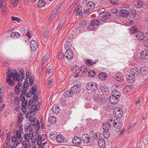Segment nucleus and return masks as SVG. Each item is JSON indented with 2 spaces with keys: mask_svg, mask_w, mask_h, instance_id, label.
I'll use <instances>...</instances> for the list:
<instances>
[{
  "mask_svg": "<svg viewBox=\"0 0 148 148\" xmlns=\"http://www.w3.org/2000/svg\"><path fill=\"white\" fill-rule=\"evenodd\" d=\"M86 88L88 90L94 91L97 89V84L94 82H88L86 85Z\"/></svg>",
  "mask_w": 148,
  "mask_h": 148,
  "instance_id": "nucleus-1",
  "label": "nucleus"
},
{
  "mask_svg": "<svg viewBox=\"0 0 148 148\" xmlns=\"http://www.w3.org/2000/svg\"><path fill=\"white\" fill-rule=\"evenodd\" d=\"M99 24V21L96 19L91 20L90 21V25L88 27V29L89 31L95 30L96 27L94 25L97 26Z\"/></svg>",
  "mask_w": 148,
  "mask_h": 148,
  "instance_id": "nucleus-2",
  "label": "nucleus"
},
{
  "mask_svg": "<svg viewBox=\"0 0 148 148\" xmlns=\"http://www.w3.org/2000/svg\"><path fill=\"white\" fill-rule=\"evenodd\" d=\"M6 5L5 0H0V8L2 10V14L5 15L6 14Z\"/></svg>",
  "mask_w": 148,
  "mask_h": 148,
  "instance_id": "nucleus-3",
  "label": "nucleus"
},
{
  "mask_svg": "<svg viewBox=\"0 0 148 148\" xmlns=\"http://www.w3.org/2000/svg\"><path fill=\"white\" fill-rule=\"evenodd\" d=\"M114 124V127L116 129H120L123 124V119L120 118H116Z\"/></svg>",
  "mask_w": 148,
  "mask_h": 148,
  "instance_id": "nucleus-4",
  "label": "nucleus"
},
{
  "mask_svg": "<svg viewBox=\"0 0 148 148\" xmlns=\"http://www.w3.org/2000/svg\"><path fill=\"white\" fill-rule=\"evenodd\" d=\"M111 16V14L110 12H108L103 16L102 17H99V19L101 22H107V19L109 18Z\"/></svg>",
  "mask_w": 148,
  "mask_h": 148,
  "instance_id": "nucleus-5",
  "label": "nucleus"
},
{
  "mask_svg": "<svg viewBox=\"0 0 148 148\" xmlns=\"http://www.w3.org/2000/svg\"><path fill=\"white\" fill-rule=\"evenodd\" d=\"M64 56L67 59L71 60L73 58V54L71 50L68 49L65 52Z\"/></svg>",
  "mask_w": 148,
  "mask_h": 148,
  "instance_id": "nucleus-6",
  "label": "nucleus"
},
{
  "mask_svg": "<svg viewBox=\"0 0 148 148\" xmlns=\"http://www.w3.org/2000/svg\"><path fill=\"white\" fill-rule=\"evenodd\" d=\"M145 5V3L142 0H139L135 2L133 5V7L136 8H141L143 5Z\"/></svg>",
  "mask_w": 148,
  "mask_h": 148,
  "instance_id": "nucleus-7",
  "label": "nucleus"
},
{
  "mask_svg": "<svg viewBox=\"0 0 148 148\" xmlns=\"http://www.w3.org/2000/svg\"><path fill=\"white\" fill-rule=\"evenodd\" d=\"M49 58V55H46L41 60V62L42 67L44 68H45L47 66V62Z\"/></svg>",
  "mask_w": 148,
  "mask_h": 148,
  "instance_id": "nucleus-8",
  "label": "nucleus"
},
{
  "mask_svg": "<svg viewBox=\"0 0 148 148\" xmlns=\"http://www.w3.org/2000/svg\"><path fill=\"white\" fill-rule=\"evenodd\" d=\"M81 138L83 142L86 144L90 142V136L88 134H83Z\"/></svg>",
  "mask_w": 148,
  "mask_h": 148,
  "instance_id": "nucleus-9",
  "label": "nucleus"
},
{
  "mask_svg": "<svg viewBox=\"0 0 148 148\" xmlns=\"http://www.w3.org/2000/svg\"><path fill=\"white\" fill-rule=\"evenodd\" d=\"M71 90L73 93V95L77 94L80 92L81 91L80 87L79 85H75L72 86L71 88Z\"/></svg>",
  "mask_w": 148,
  "mask_h": 148,
  "instance_id": "nucleus-10",
  "label": "nucleus"
},
{
  "mask_svg": "<svg viewBox=\"0 0 148 148\" xmlns=\"http://www.w3.org/2000/svg\"><path fill=\"white\" fill-rule=\"evenodd\" d=\"M46 138V136L45 134H42V136L40 135H38L37 137L38 145H39L41 143L42 141H44Z\"/></svg>",
  "mask_w": 148,
  "mask_h": 148,
  "instance_id": "nucleus-11",
  "label": "nucleus"
},
{
  "mask_svg": "<svg viewBox=\"0 0 148 148\" xmlns=\"http://www.w3.org/2000/svg\"><path fill=\"white\" fill-rule=\"evenodd\" d=\"M30 48L32 50L35 51L38 47L37 42L35 40H32L30 42Z\"/></svg>",
  "mask_w": 148,
  "mask_h": 148,
  "instance_id": "nucleus-12",
  "label": "nucleus"
},
{
  "mask_svg": "<svg viewBox=\"0 0 148 148\" xmlns=\"http://www.w3.org/2000/svg\"><path fill=\"white\" fill-rule=\"evenodd\" d=\"M72 142L74 144L78 146L80 145L82 143L81 139L77 136H75L73 138Z\"/></svg>",
  "mask_w": 148,
  "mask_h": 148,
  "instance_id": "nucleus-13",
  "label": "nucleus"
},
{
  "mask_svg": "<svg viewBox=\"0 0 148 148\" xmlns=\"http://www.w3.org/2000/svg\"><path fill=\"white\" fill-rule=\"evenodd\" d=\"M114 112L115 114V117H118V118L121 117L123 114L122 111L119 109H115Z\"/></svg>",
  "mask_w": 148,
  "mask_h": 148,
  "instance_id": "nucleus-14",
  "label": "nucleus"
},
{
  "mask_svg": "<svg viewBox=\"0 0 148 148\" xmlns=\"http://www.w3.org/2000/svg\"><path fill=\"white\" fill-rule=\"evenodd\" d=\"M118 97L112 95L109 98V101L112 104H115L118 102Z\"/></svg>",
  "mask_w": 148,
  "mask_h": 148,
  "instance_id": "nucleus-15",
  "label": "nucleus"
},
{
  "mask_svg": "<svg viewBox=\"0 0 148 148\" xmlns=\"http://www.w3.org/2000/svg\"><path fill=\"white\" fill-rule=\"evenodd\" d=\"M144 35L143 32L140 31L137 32L135 35L136 38L138 40H141L144 38Z\"/></svg>",
  "mask_w": 148,
  "mask_h": 148,
  "instance_id": "nucleus-16",
  "label": "nucleus"
},
{
  "mask_svg": "<svg viewBox=\"0 0 148 148\" xmlns=\"http://www.w3.org/2000/svg\"><path fill=\"white\" fill-rule=\"evenodd\" d=\"M140 71L142 75H146L148 73V68L146 66L142 67L140 69Z\"/></svg>",
  "mask_w": 148,
  "mask_h": 148,
  "instance_id": "nucleus-17",
  "label": "nucleus"
},
{
  "mask_svg": "<svg viewBox=\"0 0 148 148\" xmlns=\"http://www.w3.org/2000/svg\"><path fill=\"white\" fill-rule=\"evenodd\" d=\"M36 92H35V93L34 94V95L33 97V98L32 99H30L28 105L30 106L31 103H36L38 101V95L37 94H36Z\"/></svg>",
  "mask_w": 148,
  "mask_h": 148,
  "instance_id": "nucleus-18",
  "label": "nucleus"
},
{
  "mask_svg": "<svg viewBox=\"0 0 148 148\" xmlns=\"http://www.w3.org/2000/svg\"><path fill=\"white\" fill-rule=\"evenodd\" d=\"M140 56L143 59H147L148 58V51L147 50H145L142 51L141 54Z\"/></svg>",
  "mask_w": 148,
  "mask_h": 148,
  "instance_id": "nucleus-19",
  "label": "nucleus"
},
{
  "mask_svg": "<svg viewBox=\"0 0 148 148\" xmlns=\"http://www.w3.org/2000/svg\"><path fill=\"white\" fill-rule=\"evenodd\" d=\"M12 77L13 80L15 81H18L19 82L20 79V75L16 71V70H14V73Z\"/></svg>",
  "mask_w": 148,
  "mask_h": 148,
  "instance_id": "nucleus-20",
  "label": "nucleus"
},
{
  "mask_svg": "<svg viewBox=\"0 0 148 148\" xmlns=\"http://www.w3.org/2000/svg\"><path fill=\"white\" fill-rule=\"evenodd\" d=\"M130 74L134 76H137L139 74L138 69L137 68H132L130 70Z\"/></svg>",
  "mask_w": 148,
  "mask_h": 148,
  "instance_id": "nucleus-21",
  "label": "nucleus"
},
{
  "mask_svg": "<svg viewBox=\"0 0 148 148\" xmlns=\"http://www.w3.org/2000/svg\"><path fill=\"white\" fill-rule=\"evenodd\" d=\"M127 80L128 82L133 83L135 80V76L132 75H130L127 77Z\"/></svg>",
  "mask_w": 148,
  "mask_h": 148,
  "instance_id": "nucleus-22",
  "label": "nucleus"
},
{
  "mask_svg": "<svg viewBox=\"0 0 148 148\" xmlns=\"http://www.w3.org/2000/svg\"><path fill=\"white\" fill-rule=\"evenodd\" d=\"M98 77L101 80H105L107 78V77L106 73L104 72H101L98 75Z\"/></svg>",
  "mask_w": 148,
  "mask_h": 148,
  "instance_id": "nucleus-23",
  "label": "nucleus"
},
{
  "mask_svg": "<svg viewBox=\"0 0 148 148\" xmlns=\"http://www.w3.org/2000/svg\"><path fill=\"white\" fill-rule=\"evenodd\" d=\"M31 103L30 106H29L28 104V106H27V108L29 110L28 112H31V113H32L34 112H35V108L36 107L34 105H33V103Z\"/></svg>",
  "mask_w": 148,
  "mask_h": 148,
  "instance_id": "nucleus-24",
  "label": "nucleus"
},
{
  "mask_svg": "<svg viewBox=\"0 0 148 148\" xmlns=\"http://www.w3.org/2000/svg\"><path fill=\"white\" fill-rule=\"evenodd\" d=\"M4 89L2 85L0 83V103L3 102L2 96L4 95Z\"/></svg>",
  "mask_w": 148,
  "mask_h": 148,
  "instance_id": "nucleus-25",
  "label": "nucleus"
},
{
  "mask_svg": "<svg viewBox=\"0 0 148 148\" xmlns=\"http://www.w3.org/2000/svg\"><path fill=\"white\" fill-rule=\"evenodd\" d=\"M110 124L109 123L108 121L104 123L102 125L103 128L107 131L110 130L111 128V126L110 125Z\"/></svg>",
  "mask_w": 148,
  "mask_h": 148,
  "instance_id": "nucleus-26",
  "label": "nucleus"
},
{
  "mask_svg": "<svg viewBox=\"0 0 148 148\" xmlns=\"http://www.w3.org/2000/svg\"><path fill=\"white\" fill-rule=\"evenodd\" d=\"M119 14L121 16L123 17H126L129 15L128 12L125 10H121L119 12Z\"/></svg>",
  "mask_w": 148,
  "mask_h": 148,
  "instance_id": "nucleus-27",
  "label": "nucleus"
},
{
  "mask_svg": "<svg viewBox=\"0 0 148 148\" xmlns=\"http://www.w3.org/2000/svg\"><path fill=\"white\" fill-rule=\"evenodd\" d=\"M133 87V86L132 85L127 86L123 88V92L124 93H125L128 92H130L132 89Z\"/></svg>",
  "mask_w": 148,
  "mask_h": 148,
  "instance_id": "nucleus-28",
  "label": "nucleus"
},
{
  "mask_svg": "<svg viewBox=\"0 0 148 148\" xmlns=\"http://www.w3.org/2000/svg\"><path fill=\"white\" fill-rule=\"evenodd\" d=\"M10 36L12 38L14 39H16L20 38L21 36V35L18 32H12L11 33Z\"/></svg>",
  "mask_w": 148,
  "mask_h": 148,
  "instance_id": "nucleus-29",
  "label": "nucleus"
},
{
  "mask_svg": "<svg viewBox=\"0 0 148 148\" xmlns=\"http://www.w3.org/2000/svg\"><path fill=\"white\" fill-rule=\"evenodd\" d=\"M99 147H104L105 146V142L104 139L101 138L99 139L98 142Z\"/></svg>",
  "mask_w": 148,
  "mask_h": 148,
  "instance_id": "nucleus-30",
  "label": "nucleus"
},
{
  "mask_svg": "<svg viewBox=\"0 0 148 148\" xmlns=\"http://www.w3.org/2000/svg\"><path fill=\"white\" fill-rule=\"evenodd\" d=\"M94 100L95 101L99 104H101L102 102V99L100 95H95Z\"/></svg>",
  "mask_w": 148,
  "mask_h": 148,
  "instance_id": "nucleus-31",
  "label": "nucleus"
},
{
  "mask_svg": "<svg viewBox=\"0 0 148 148\" xmlns=\"http://www.w3.org/2000/svg\"><path fill=\"white\" fill-rule=\"evenodd\" d=\"M31 124L35 126V130H39L40 128V124L39 121L38 120H36L33 122L31 123Z\"/></svg>",
  "mask_w": 148,
  "mask_h": 148,
  "instance_id": "nucleus-32",
  "label": "nucleus"
},
{
  "mask_svg": "<svg viewBox=\"0 0 148 148\" xmlns=\"http://www.w3.org/2000/svg\"><path fill=\"white\" fill-rule=\"evenodd\" d=\"M116 118L114 116L110 118L109 119H108V122L110 124V125L111 126H113L114 127V123H115V120H116Z\"/></svg>",
  "mask_w": 148,
  "mask_h": 148,
  "instance_id": "nucleus-33",
  "label": "nucleus"
},
{
  "mask_svg": "<svg viewBox=\"0 0 148 148\" xmlns=\"http://www.w3.org/2000/svg\"><path fill=\"white\" fill-rule=\"evenodd\" d=\"M56 140L58 143H61L64 141V138L62 135L60 134L57 136Z\"/></svg>",
  "mask_w": 148,
  "mask_h": 148,
  "instance_id": "nucleus-34",
  "label": "nucleus"
},
{
  "mask_svg": "<svg viewBox=\"0 0 148 148\" xmlns=\"http://www.w3.org/2000/svg\"><path fill=\"white\" fill-rule=\"evenodd\" d=\"M73 93L71 90L70 91H65L63 93V95L66 97H70L73 95Z\"/></svg>",
  "mask_w": 148,
  "mask_h": 148,
  "instance_id": "nucleus-35",
  "label": "nucleus"
},
{
  "mask_svg": "<svg viewBox=\"0 0 148 148\" xmlns=\"http://www.w3.org/2000/svg\"><path fill=\"white\" fill-rule=\"evenodd\" d=\"M48 122L49 124H53L56 122V119L55 117L53 116H50L48 118Z\"/></svg>",
  "mask_w": 148,
  "mask_h": 148,
  "instance_id": "nucleus-36",
  "label": "nucleus"
},
{
  "mask_svg": "<svg viewBox=\"0 0 148 148\" xmlns=\"http://www.w3.org/2000/svg\"><path fill=\"white\" fill-rule=\"evenodd\" d=\"M79 70L82 73H86L88 71V67L85 65H83L81 66Z\"/></svg>",
  "mask_w": 148,
  "mask_h": 148,
  "instance_id": "nucleus-37",
  "label": "nucleus"
},
{
  "mask_svg": "<svg viewBox=\"0 0 148 148\" xmlns=\"http://www.w3.org/2000/svg\"><path fill=\"white\" fill-rule=\"evenodd\" d=\"M24 128L25 131L32 130V126H31V124L30 123H26L24 125Z\"/></svg>",
  "mask_w": 148,
  "mask_h": 148,
  "instance_id": "nucleus-38",
  "label": "nucleus"
},
{
  "mask_svg": "<svg viewBox=\"0 0 148 148\" xmlns=\"http://www.w3.org/2000/svg\"><path fill=\"white\" fill-rule=\"evenodd\" d=\"M121 95V93L117 90H114L112 91V95L118 97V98H120Z\"/></svg>",
  "mask_w": 148,
  "mask_h": 148,
  "instance_id": "nucleus-39",
  "label": "nucleus"
},
{
  "mask_svg": "<svg viewBox=\"0 0 148 148\" xmlns=\"http://www.w3.org/2000/svg\"><path fill=\"white\" fill-rule=\"evenodd\" d=\"M99 138V133H95L93 135L91 136V139L92 141L94 142L97 140Z\"/></svg>",
  "mask_w": 148,
  "mask_h": 148,
  "instance_id": "nucleus-40",
  "label": "nucleus"
},
{
  "mask_svg": "<svg viewBox=\"0 0 148 148\" xmlns=\"http://www.w3.org/2000/svg\"><path fill=\"white\" fill-rule=\"evenodd\" d=\"M24 115L22 113L20 112L18 114V123H21L23 119Z\"/></svg>",
  "mask_w": 148,
  "mask_h": 148,
  "instance_id": "nucleus-41",
  "label": "nucleus"
},
{
  "mask_svg": "<svg viewBox=\"0 0 148 148\" xmlns=\"http://www.w3.org/2000/svg\"><path fill=\"white\" fill-rule=\"evenodd\" d=\"M60 10V7L58 6H56V8L53 10L51 14L56 16L58 12Z\"/></svg>",
  "mask_w": 148,
  "mask_h": 148,
  "instance_id": "nucleus-42",
  "label": "nucleus"
},
{
  "mask_svg": "<svg viewBox=\"0 0 148 148\" xmlns=\"http://www.w3.org/2000/svg\"><path fill=\"white\" fill-rule=\"evenodd\" d=\"M129 14L131 17L134 18L136 16V11L134 9H131L129 11Z\"/></svg>",
  "mask_w": 148,
  "mask_h": 148,
  "instance_id": "nucleus-43",
  "label": "nucleus"
},
{
  "mask_svg": "<svg viewBox=\"0 0 148 148\" xmlns=\"http://www.w3.org/2000/svg\"><path fill=\"white\" fill-rule=\"evenodd\" d=\"M137 28L134 26H132L130 29V31L131 34H134L136 33Z\"/></svg>",
  "mask_w": 148,
  "mask_h": 148,
  "instance_id": "nucleus-44",
  "label": "nucleus"
},
{
  "mask_svg": "<svg viewBox=\"0 0 148 148\" xmlns=\"http://www.w3.org/2000/svg\"><path fill=\"white\" fill-rule=\"evenodd\" d=\"M56 133L52 132L49 135V138L52 140H55L56 138Z\"/></svg>",
  "mask_w": 148,
  "mask_h": 148,
  "instance_id": "nucleus-45",
  "label": "nucleus"
},
{
  "mask_svg": "<svg viewBox=\"0 0 148 148\" xmlns=\"http://www.w3.org/2000/svg\"><path fill=\"white\" fill-rule=\"evenodd\" d=\"M19 74L20 75V77H21L20 80L22 81L24 79L25 76V71L22 69L20 70L19 71Z\"/></svg>",
  "mask_w": 148,
  "mask_h": 148,
  "instance_id": "nucleus-46",
  "label": "nucleus"
},
{
  "mask_svg": "<svg viewBox=\"0 0 148 148\" xmlns=\"http://www.w3.org/2000/svg\"><path fill=\"white\" fill-rule=\"evenodd\" d=\"M45 5V2L43 0H39L38 2V6L39 7H43Z\"/></svg>",
  "mask_w": 148,
  "mask_h": 148,
  "instance_id": "nucleus-47",
  "label": "nucleus"
},
{
  "mask_svg": "<svg viewBox=\"0 0 148 148\" xmlns=\"http://www.w3.org/2000/svg\"><path fill=\"white\" fill-rule=\"evenodd\" d=\"M115 78L118 81L121 82L123 80V78L122 75H120L119 73L116 74Z\"/></svg>",
  "mask_w": 148,
  "mask_h": 148,
  "instance_id": "nucleus-48",
  "label": "nucleus"
},
{
  "mask_svg": "<svg viewBox=\"0 0 148 148\" xmlns=\"http://www.w3.org/2000/svg\"><path fill=\"white\" fill-rule=\"evenodd\" d=\"M79 25H80V29H81V28H86L87 25L86 21H81L79 23Z\"/></svg>",
  "mask_w": 148,
  "mask_h": 148,
  "instance_id": "nucleus-49",
  "label": "nucleus"
},
{
  "mask_svg": "<svg viewBox=\"0 0 148 148\" xmlns=\"http://www.w3.org/2000/svg\"><path fill=\"white\" fill-rule=\"evenodd\" d=\"M10 2L12 6L13 7L17 5L18 2V0H10Z\"/></svg>",
  "mask_w": 148,
  "mask_h": 148,
  "instance_id": "nucleus-50",
  "label": "nucleus"
},
{
  "mask_svg": "<svg viewBox=\"0 0 148 148\" xmlns=\"http://www.w3.org/2000/svg\"><path fill=\"white\" fill-rule=\"evenodd\" d=\"M20 90L21 88L19 87L18 86L16 85L15 86L14 88V91L16 95H18L19 94Z\"/></svg>",
  "mask_w": 148,
  "mask_h": 148,
  "instance_id": "nucleus-51",
  "label": "nucleus"
},
{
  "mask_svg": "<svg viewBox=\"0 0 148 148\" xmlns=\"http://www.w3.org/2000/svg\"><path fill=\"white\" fill-rule=\"evenodd\" d=\"M6 82L10 86H14L15 85V83L13 82V81L10 79V78H7Z\"/></svg>",
  "mask_w": 148,
  "mask_h": 148,
  "instance_id": "nucleus-52",
  "label": "nucleus"
},
{
  "mask_svg": "<svg viewBox=\"0 0 148 148\" xmlns=\"http://www.w3.org/2000/svg\"><path fill=\"white\" fill-rule=\"evenodd\" d=\"M103 136L106 138H108L110 136V132L107 130L106 131H104L103 133Z\"/></svg>",
  "mask_w": 148,
  "mask_h": 148,
  "instance_id": "nucleus-53",
  "label": "nucleus"
},
{
  "mask_svg": "<svg viewBox=\"0 0 148 148\" xmlns=\"http://www.w3.org/2000/svg\"><path fill=\"white\" fill-rule=\"evenodd\" d=\"M96 62L95 61H93L92 60H87L86 61V64L89 66L91 65L95 64Z\"/></svg>",
  "mask_w": 148,
  "mask_h": 148,
  "instance_id": "nucleus-54",
  "label": "nucleus"
},
{
  "mask_svg": "<svg viewBox=\"0 0 148 148\" xmlns=\"http://www.w3.org/2000/svg\"><path fill=\"white\" fill-rule=\"evenodd\" d=\"M28 88H24V87L21 88V95L23 96L25 95L27 92V89Z\"/></svg>",
  "mask_w": 148,
  "mask_h": 148,
  "instance_id": "nucleus-55",
  "label": "nucleus"
},
{
  "mask_svg": "<svg viewBox=\"0 0 148 148\" xmlns=\"http://www.w3.org/2000/svg\"><path fill=\"white\" fill-rule=\"evenodd\" d=\"M96 75L95 72L93 70H90L88 72V75L90 77H94Z\"/></svg>",
  "mask_w": 148,
  "mask_h": 148,
  "instance_id": "nucleus-56",
  "label": "nucleus"
},
{
  "mask_svg": "<svg viewBox=\"0 0 148 148\" xmlns=\"http://www.w3.org/2000/svg\"><path fill=\"white\" fill-rule=\"evenodd\" d=\"M95 5V3L94 2L92 1L88 2V5L87 7H90V8H93Z\"/></svg>",
  "mask_w": 148,
  "mask_h": 148,
  "instance_id": "nucleus-57",
  "label": "nucleus"
},
{
  "mask_svg": "<svg viewBox=\"0 0 148 148\" xmlns=\"http://www.w3.org/2000/svg\"><path fill=\"white\" fill-rule=\"evenodd\" d=\"M79 66H76L73 68L72 71L73 73H79Z\"/></svg>",
  "mask_w": 148,
  "mask_h": 148,
  "instance_id": "nucleus-58",
  "label": "nucleus"
},
{
  "mask_svg": "<svg viewBox=\"0 0 148 148\" xmlns=\"http://www.w3.org/2000/svg\"><path fill=\"white\" fill-rule=\"evenodd\" d=\"M24 138H25V139L28 142L29 141V139H32V137L31 136L28 135V133H27L25 134Z\"/></svg>",
  "mask_w": 148,
  "mask_h": 148,
  "instance_id": "nucleus-59",
  "label": "nucleus"
},
{
  "mask_svg": "<svg viewBox=\"0 0 148 148\" xmlns=\"http://www.w3.org/2000/svg\"><path fill=\"white\" fill-rule=\"evenodd\" d=\"M72 46V45L69 42H67L64 44V47L66 49H70Z\"/></svg>",
  "mask_w": 148,
  "mask_h": 148,
  "instance_id": "nucleus-60",
  "label": "nucleus"
},
{
  "mask_svg": "<svg viewBox=\"0 0 148 148\" xmlns=\"http://www.w3.org/2000/svg\"><path fill=\"white\" fill-rule=\"evenodd\" d=\"M22 141V138H17L16 143H14L13 146L14 147L17 146Z\"/></svg>",
  "mask_w": 148,
  "mask_h": 148,
  "instance_id": "nucleus-61",
  "label": "nucleus"
},
{
  "mask_svg": "<svg viewBox=\"0 0 148 148\" xmlns=\"http://www.w3.org/2000/svg\"><path fill=\"white\" fill-rule=\"evenodd\" d=\"M38 88V85L37 84H34V85L32 88V92L33 94L35 93V92L36 91L37 88Z\"/></svg>",
  "mask_w": 148,
  "mask_h": 148,
  "instance_id": "nucleus-62",
  "label": "nucleus"
},
{
  "mask_svg": "<svg viewBox=\"0 0 148 148\" xmlns=\"http://www.w3.org/2000/svg\"><path fill=\"white\" fill-rule=\"evenodd\" d=\"M13 73L11 70H9L7 73V76L9 78H11L12 77Z\"/></svg>",
  "mask_w": 148,
  "mask_h": 148,
  "instance_id": "nucleus-63",
  "label": "nucleus"
},
{
  "mask_svg": "<svg viewBox=\"0 0 148 148\" xmlns=\"http://www.w3.org/2000/svg\"><path fill=\"white\" fill-rule=\"evenodd\" d=\"M52 110L53 113H56V114L58 113L60 111L59 109H56L54 106L52 107Z\"/></svg>",
  "mask_w": 148,
  "mask_h": 148,
  "instance_id": "nucleus-64",
  "label": "nucleus"
}]
</instances>
